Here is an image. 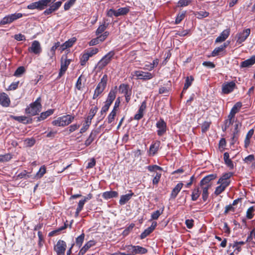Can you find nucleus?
Here are the masks:
<instances>
[{
    "label": "nucleus",
    "mask_w": 255,
    "mask_h": 255,
    "mask_svg": "<svg viewBox=\"0 0 255 255\" xmlns=\"http://www.w3.org/2000/svg\"><path fill=\"white\" fill-rule=\"evenodd\" d=\"M242 107V103L240 102H237L233 107L230 112L236 115L239 112Z\"/></svg>",
    "instance_id": "f704fd0d"
},
{
    "label": "nucleus",
    "mask_w": 255,
    "mask_h": 255,
    "mask_svg": "<svg viewBox=\"0 0 255 255\" xmlns=\"http://www.w3.org/2000/svg\"><path fill=\"white\" fill-rule=\"evenodd\" d=\"M152 176L154 177L152 180V183L153 184H157L161 178V173L156 172L155 175H153Z\"/></svg>",
    "instance_id": "5fc2aeb1"
},
{
    "label": "nucleus",
    "mask_w": 255,
    "mask_h": 255,
    "mask_svg": "<svg viewBox=\"0 0 255 255\" xmlns=\"http://www.w3.org/2000/svg\"><path fill=\"white\" fill-rule=\"evenodd\" d=\"M131 75L133 77H135L136 79L142 80H150L153 77V74L148 72H144L140 70L133 71L131 73Z\"/></svg>",
    "instance_id": "0eeeda50"
},
{
    "label": "nucleus",
    "mask_w": 255,
    "mask_h": 255,
    "mask_svg": "<svg viewBox=\"0 0 255 255\" xmlns=\"http://www.w3.org/2000/svg\"><path fill=\"white\" fill-rule=\"evenodd\" d=\"M133 194V193L130 191V193L126 195H122L119 201V204L121 205H125L131 198Z\"/></svg>",
    "instance_id": "393cba45"
},
{
    "label": "nucleus",
    "mask_w": 255,
    "mask_h": 255,
    "mask_svg": "<svg viewBox=\"0 0 255 255\" xmlns=\"http://www.w3.org/2000/svg\"><path fill=\"white\" fill-rule=\"evenodd\" d=\"M183 186L182 182L178 183L175 187L172 189L170 194V198L171 199H174L177 196L178 194L181 191Z\"/></svg>",
    "instance_id": "a211bd4d"
},
{
    "label": "nucleus",
    "mask_w": 255,
    "mask_h": 255,
    "mask_svg": "<svg viewBox=\"0 0 255 255\" xmlns=\"http://www.w3.org/2000/svg\"><path fill=\"white\" fill-rule=\"evenodd\" d=\"M200 192L199 187L194 189L191 195V199L192 201H196L200 196Z\"/></svg>",
    "instance_id": "72a5a7b5"
},
{
    "label": "nucleus",
    "mask_w": 255,
    "mask_h": 255,
    "mask_svg": "<svg viewBox=\"0 0 255 255\" xmlns=\"http://www.w3.org/2000/svg\"><path fill=\"white\" fill-rule=\"evenodd\" d=\"M71 62V59L67 58H65L63 60V57H62L61 62V67L58 74V77L59 78L61 77L65 73Z\"/></svg>",
    "instance_id": "2eb2a0df"
},
{
    "label": "nucleus",
    "mask_w": 255,
    "mask_h": 255,
    "mask_svg": "<svg viewBox=\"0 0 255 255\" xmlns=\"http://www.w3.org/2000/svg\"><path fill=\"white\" fill-rule=\"evenodd\" d=\"M209 12L206 11H200L197 12L196 15L199 19L206 17L209 15Z\"/></svg>",
    "instance_id": "603ef678"
},
{
    "label": "nucleus",
    "mask_w": 255,
    "mask_h": 255,
    "mask_svg": "<svg viewBox=\"0 0 255 255\" xmlns=\"http://www.w3.org/2000/svg\"><path fill=\"white\" fill-rule=\"evenodd\" d=\"M117 114V111L112 110L108 117V122L109 124L112 123Z\"/></svg>",
    "instance_id": "49530a36"
},
{
    "label": "nucleus",
    "mask_w": 255,
    "mask_h": 255,
    "mask_svg": "<svg viewBox=\"0 0 255 255\" xmlns=\"http://www.w3.org/2000/svg\"><path fill=\"white\" fill-rule=\"evenodd\" d=\"M25 72V69L23 66H20L17 68L14 73V76L20 77Z\"/></svg>",
    "instance_id": "a19ab883"
},
{
    "label": "nucleus",
    "mask_w": 255,
    "mask_h": 255,
    "mask_svg": "<svg viewBox=\"0 0 255 255\" xmlns=\"http://www.w3.org/2000/svg\"><path fill=\"white\" fill-rule=\"evenodd\" d=\"M193 80L194 78L192 76L186 77L182 92L187 90V89L192 85Z\"/></svg>",
    "instance_id": "473e14b6"
},
{
    "label": "nucleus",
    "mask_w": 255,
    "mask_h": 255,
    "mask_svg": "<svg viewBox=\"0 0 255 255\" xmlns=\"http://www.w3.org/2000/svg\"><path fill=\"white\" fill-rule=\"evenodd\" d=\"M224 160L225 164L230 169L234 168V164L232 160L230 158L229 154L228 152H225L224 154Z\"/></svg>",
    "instance_id": "cd10ccee"
},
{
    "label": "nucleus",
    "mask_w": 255,
    "mask_h": 255,
    "mask_svg": "<svg viewBox=\"0 0 255 255\" xmlns=\"http://www.w3.org/2000/svg\"><path fill=\"white\" fill-rule=\"evenodd\" d=\"M29 52L36 55H39L42 52V48L40 42L37 40L33 41L30 47L28 48Z\"/></svg>",
    "instance_id": "9b49d317"
},
{
    "label": "nucleus",
    "mask_w": 255,
    "mask_h": 255,
    "mask_svg": "<svg viewBox=\"0 0 255 255\" xmlns=\"http://www.w3.org/2000/svg\"><path fill=\"white\" fill-rule=\"evenodd\" d=\"M84 79V77L83 75H81L78 78L77 82L76 83V88L78 90H81L83 88V84H82V80Z\"/></svg>",
    "instance_id": "58836bf2"
},
{
    "label": "nucleus",
    "mask_w": 255,
    "mask_h": 255,
    "mask_svg": "<svg viewBox=\"0 0 255 255\" xmlns=\"http://www.w3.org/2000/svg\"><path fill=\"white\" fill-rule=\"evenodd\" d=\"M94 138H95V137L93 135V133L92 132L91 133V134H90L88 138L85 141V145L86 146L90 145L91 144V143L93 141V140H94Z\"/></svg>",
    "instance_id": "e2e57ef3"
},
{
    "label": "nucleus",
    "mask_w": 255,
    "mask_h": 255,
    "mask_svg": "<svg viewBox=\"0 0 255 255\" xmlns=\"http://www.w3.org/2000/svg\"><path fill=\"white\" fill-rule=\"evenodd\" d=\"M67 228V225L65 223L64 226H62L61 227L58 228V229H56L55 230H54L50 233H49V235L50 236H53L54 235H56L60 233L61 231Z\"/></svg>",
    "instance_id": "c03bdc74"
},
{
    "label": "nucleus",
    "mask_w": 255,
    "mask_h": 255,
    "mask_svg": "<svg viewBox=\"0 0 255 255\" xmlns=\"http://www.w3.org/2000/svg\"><path fill=\"white\" fill-rule=\"evenodd\" d=\"M40 101V98H38L34 102L31 103L29 107L25 109L26 114L29 116L37 115L40 111L41 108Z\"/></svg>",
    "instance_id": "7ed1b4c3"
},
{
    "label": "nucleus",
    "mask_w": 255,
    "mask_h": 255,
    "mask_svg": "<svg viewBox=\"0 0 255 255\" xmlns=\"http://www.w3.org/2000/svg\"><path fill=\"white\" fill-rule=\"evenodd\" d=\"M210 123L208 122H205L202 125V131L206 132L209 128Z\"/></svg>",
    "instance_id": "774afa93"
},
{
    "label": "nucleus",
    "mask_w": 255,
    "mask_h": 255,
    "mask_svg": "<svg viewBox=\"0 0 255 255\" xmlns=\"http://www.w3.org/2000/svg\"><path fill=\"white\" fill-rule=\"evenodd\" d=\"M191 2L192 0H179L178 2V6H186L188 5Z\"/></svg>",
    "instance_id": "3c124183"
},
{
    "label": "nucleus",
    "mask_w": 255,
    "mask_h": 255,
    "mask_svg": "<svg viewBox=\"0 0 255 255\" xmlns=\"http://www.w3.org/2000/svg\"><path fill=\"white\" fill-rule=\"evenodd\" d=\"M230 31L228 29L224 30L216 39V43H220L224 41L229 36Z\"/></svg>",
    "instance_id": "b1692460"
},
{
    "label": "nucleus",
    "mask_w": 255,
    "mask_h": 255,
    "mask_svg": "<svg viewBox=\"0 0 255 255\" xmlns=\"http://www.w3.org/2000/svg\"><path fill=\"white\" fill-rule=\"evenodd\" d=\"M255 64V55L252 56L250 58L241 63L240 66L242 68L250 67Z\"/></svg>",
    "instance_id": "4be33fe9"
},
{
    "label": "nucleus",
    "mask_w": 255,
    "mask_h": 255,
    "mask_svg": "<svg viewBox=\"0 0 255 255\" xmlns=\"http://www.w3.org/2000/svg\"><path fill=\"white\" fill-rule=\"evenodd\" d=\"M152 232V231L150 230V229H149V228H147L146 229H145L144 231V232H143L141 234V235L140 236V239H143L145 238L147 236H148Z\"/></svg>",
    "instance_id": "680f3d73"
},
{
    "label": "nucleus",
    "mask_w": 255,
    "mask_h": 255,
    "mask_svg": "<svg viewBox=\"0 0 255 255\" xmlns=\"http://www.w3.org/2000/svg\"><path fill=\"white\" fill-rule=\"evenodd\" d=\"M255 211V206H252L250 207L246 214V217L248 219H252L254 215V212Z\"/></svg>",
    "instance_id": "c9c22d12"
},
{
    "label": "nucleus",
    "mask_w": 255,
    "mask_h": 255,
    "mask_svg": "<svg viewBox=\"0 0 255 255\" xmlns=\"http://www.w3.org/2000/svg\"><path fill=\"white\" fill-rule=\"evenodd\" d=\"M131 252V253L135 254H144L147 252V249L139 246H129L128 247V251Z\"/></svg>",
    "instance_id": "4468645a"
},
{
    "label": "nucleus",
    "mask_w": 255,
    "mask_h": 255,
    "mask_svg": "<svg viewBox=\"0 0 255 255\" xmlns=\"http://www.w3.org/2000/svg\"><path fill=\"white\" fill-rule=\"evenodd\" d=\"M236 88L237 86L234 81L225 82L222 86V93L224 94H230Z\"/></svg>",
    "instance_id": "9d476101"
},
{
    "label": "nucleus",
    "mask_w": 255,
    "mask_h": 255,
    "mask_svg": "<svg viewBox=\"0 0 255 255\" xmlns=\"http://www.w3.org/2000/svg\"><path fill=\"white\" fill-rule=\"evenodd\" d=\"M156 127L158 128L157 130L158 135L162 136L166 132L167 129L166 124L162 119H160L157 122Z\"/></svg>",
    "instance_id": "f8f14e48"
},
{
    "label": "nucleus",
    "mask_w": 255,
    "mask_h": 255,
    "mask_svg": "<svg viewBox=\"0 0 255 255\" xmlns=\"http://www.w3.org/2000/svg\"><path fill=\"white\" fill-rule=\"evenodd\" d=\"M107 27V25L105 23L100 25L96 31V35H99L102 34L106 29Z\"/></svg>",
    "instance_id": "a18cd8bd"
},
{
    "label": "nucleus",
    "mask_w": 255,
    "mask_h": 255,
    "mask_svg": "<svg viewBox=\"0 0 255 255\" xmlns=\"http://www.w3.org/2000/svg\"><path fill=\"white\" fill-rule=\"evenodd\" d=\"M86 52L89 56L91 57L99 52V49L97 48H91L88 49Z\"/></svg>",
    "instance_id": "8fccbe9b"
},
{
    "label": "nucleus",
    "mask_w": 255,
    "mask_h": 255,
    "mask_svg": "<svg viewBox=\"0 0 255 255\" xmlns=\"http://www.w3.org/2000/svg\"><path fill=\"white\" fill-rule=\"evenodd\" d=\"M228 43H224L220 47L216 48L212 53V56L215 57L219 55L220 54V53L223 52L225 49V48L228 46Z\"/></svg>",
    "instance_id": "bb28decb"
},
{
    "label": "nucleus",
    "mask_w": 255,
    "mask_h": 255,
    "mask_svg": "<svg viewBox=\"0 0 255 255\" xmlns=\"http://www.w3.org/2000/svg\"><path fill=\"white\" fill-rule=\"evenodd\" d=\"M10 99L5 93H0V104L3 107H7L10 104Z\"/></svg>",
    "instance_id": "f3484780"
},
{
    "label": "nucleus",
    "mask_w": 255,
    "mask_h": 255,
    "mask_svg": "<svg viewBox=\"0 0 255 255\" xmlns=\"http://www.w3.org/2000/svg\"><path fill=\"white\" fill-rule=\"evenodd\" d=\"M56 0H40L38 1L32 2L27 5V7L29 9H37L42 10L50 4H52Z\"/></svg>",
    "instance_id": "f03ea898"
},
{
    "label": "nucleus",
    "mask_w": 255,
    "mask_h": 255,
    "mask_svg": "<svg viewBox=\"0 0 255 255\" xmlns=\"http://www.w3.org/2000/svg\"><path fill=\"white\" fill-rule=\"evenodd\" d=\"M147 169L150 172H156L157 170L161 171L162 170V168L161 167H160L157 165H153L148 166L147 167Z\"/></svg>",
    "instance_id": "09e8293b"
},
{
    "label": "nucleus",
    "mask_w": 255,
    "mask_h": 255,
    "mask_svg": "<svg viewBox=\"0 0 255 255\" xmlns=\"http://www.w3.org/2000/svg\"><path fill=\"white\" fill-rule=\"evenodd\" d=\"M85 234L82 233L80 236L76 238L75 245L78 248H80L82 245V244L85 239Z\"/></svg>",
    "instance_id": "2f4dec72"
},
{
    "label": "nucleus",
    "mask_w": 255,
    "mask_h": 255,
    "mask_svg": "<svg viewBox=\"0 0 255 255\" xmlns=\"http://www.w3.org/2000/svg\"><path fill=\"white\" fill-rule=\"evenodd\" d=\"M98 111L97 106H95L91 109L88 116L87 117L83 127L80 129V133L85 132L90 127L91 124V121L94 118Z\"/></svg>",
    "instance_id": "39448f33"
},
{
    "label": "nucleus",
    "mask_w": 255,
    "mask_h": 255,
    "mask_svg": "<svg viewBox=\"0 0 255 255\" xmlns=\"http://www.w3.org/2000/svg\"><path fill=\"white\" fill-rule=\"evenodd\" d=\"M53 4L51 5L50 4L49 6H50V7L51 8V9L54 12L59 9V8L61 6V5L62 4V2L61 1H57L55 3L53 2Z\"/></svg>",
    "instance_id": "6e6d98bb"
},
{
    "label": "nucleus",
    "mask_w": 255,
    "mask_h": 255,
    "mask_svg": "<svg viewBox=\"0 0 255 255\" xmlns=\"http://www.w3.org/2000/svg\"><path fill=\"white\" fill-rule=\"evenodd\" d=\"M14 119L18 122H21L24 124L28 123V120L25 116H17L14 117Z\"/></svg>",
    "instance_id": "13d9d810"
},
{
    "label": "nucleus",
    "mask_w": 255,
    "mask_h": 255,
    "mask_svg": "<svg viewBox=\"0 0 255 255\" xmlns=\"http://www.w3.org/2000/svg\"><path fill=\"white\" fill-rule=\"evenodd\" d=\"M159 63V60L158 59H154L152 63H149L150 68H144V69L148 70L149 71L152 70L155 67H156Z\"/></svg>",
    "instance_id": "bf43d9fd"
},
{
    "label": "nucleus",
    "mask_w": 255,
    "mask_h": 255,
    "mask_svg": "<svg viewBox=\"0 0 255 255\" xmlns=\"http://www.w3.org/2000/svg\"><path fill=\"white\" fill-rule=\"evenodd\" d=\"M246 242L243 241L235 242L233 246V248H235V251H237V253L241 251V246L245 244Z\"/></svg>",
    "instance_id": "79ce46f5"
},
{
    "label": "nucleus",
    "mask_w": 255,
    "mask_h": 255,
    "mask_svg": "<svg viewBox=\"0 0 255 255\" xmlns=\"http://www.w3.org/2000/svg\"><path fill=\"white\" fill-rule=\"evenodd\" d=\"M116 93L117 91L115 89L111 90L108 94V96L106 102L109 103L110 104H112L116 98Z\"/></svg>",
    "instance_id": "7c9ffc66"
},
{
    "label": "nucleus",
    "mask_w": 255,
    "mask_h": 255,
    "mask_svg": "<svg viewBox=\"0 0 255 255\" xmlns=\"http://www.w3.org/2000/svg\"><path fill=\"white\" fill-rule=\"evenodd\" d=\"M215 178V176L213 174H211L206 176L204 178H203L200 183V185H211L212 186V184L211 183V181L214 179Z\"/></svg>",
    "instance_id": "5701e85b"
},
{
    "label": "nucleus",
    "mask_w": 255,
    "mask_h": 255,
    "mask_svg": "<svg viewBox=\"0 0 255 255\" xmlns=\"http://www.w3.org/2000/svg\"><path fill=\"white\" fill-rule=\"evenodd\" d=\"M201 189L202 190V198L203 200L205 201L207 200L208 196V190L209 188L211 187V185L204 186V185H200Z\"/></svg>",
    "instance_id": "c85d7f7f"
},
{
    "label": "nucleus",
    "mask_w": 255,
    "mask_h": 255,
    "mask_svg": "<svg viewBox=\"0 0 255 255\" xmlns=\"http://www.w3.org/2000/svg\"><path fill=\"white\" fill-rule=\"evenodd\" d=\"M22 14L20 13H15L13 14H9L4 17L0 21V25H5L9 24L14 20L21 17Z\"/></svg>",
    "instance_id": "1a4fd4ad"
},
{
    "label": "nucleus",
    "mask_w": 255,
    "mask_h": 255,
    "mask_svg": "<svg viewBox=\"0 0 255 255\" xmlns=\"http://www.w3.org/2000/svg\"><path fill=\"white\" fill-rule=\"evenodd\" d=\"M76 41V38L75 37H73L69 39L60 46L59 50L61 51V52L63 51L67 48L72 47Z\"/></svg>",
    "instance_id": "6ab92c4d"
},
{
    "label": "nucleus",
    "mask_w": 255,
    "mask_h": 255,
    "mask_svg": "<svg viewBox=\"0 0 255 255\" xmlns=\"http://www.w3.org/2000/svg\"><path fill=\"white\" fill-rule=\"evenodd\" d=\"M76 0H69L64 5V8L65 10H67L75 3Z\"/></svg>",
    "instance_id": "4d7b16f0"
},
{
    "label": "nucleus",
    "mask_w": 255,
    "mask_h": 255,
    "mask_svg": "<svg viewBox=\"0 0 255 255\" xmlns=\"http://www.w3.org/2000/svg\"><path fill=\"white\" fill-rule=\"evenodd\" d=\"M160 145V142L156 140L152 143L150 146L149 149V154L150 155L153 156L156 154L159 149Z\"/></svg>",
    "instance_id": "aec40b11"
},
{
    "label": "nucleus",
    "mask_w": 255,
    "mask_h": 255,
    "mask_svg": "<svg viewBox=\"0 0 255 255\" xmlns=\"http://www.w3.org/2000/svg\"><path fill=\"white\" fill-rule=\"evenodd\" d=\"M251 29L250 28H247L238 33L237 35V40L236 43L238 44H241L249 37Z\"/></svg>",
    "instance_id": "ddd939ff"
},
{
    "label": "nucleus",
    "mask_w": 255,
    "mask_h": 255,
    "mask_svg": "<svg viewBox=\"0 0 255 255\" xmlns=\"http://www.w3.org/2000/svg\"><path fill=\"white\" fill-rule=\"evenodd\" d=\"M46 173V168L44 166H41L38 172L36 174V176L38 178L42 177L44 174Z\"/></svg>",
    "instance_id": "052dcab7"
},
{
    "label": "nucleus",
    "mask_w": 255,
    "mask_h": 255,
    "mask_svg": "<svg viewBox=\"0 0 255 255\" xmlns=\"http://www.w3.org/2000/svg\"><path fill=\"white\" fill-rule=\"evenodd\" d=\"M107 81L108 76L107 75L105 74L103 75L101 81L98 83L95 90L93 96V99H97L101 94H102L106 87Z\"/></svg>",
    "instance_id": "20e7f679"
},
{
    "label": "nucleus",
    "mask_w": 255,
    "mask_h": 255,
    "mask_svg": "<svg viewBox=\"0 0 255 255\" xmlns=\"http://www.w3.org/2000/svg\"><path fill=\"white\" fill-rule=\"evenodd\" d=\"M163 210H156L151 214V218L152 220H157L159 217L162 214Z\"/></svg>",
    "instance_id": "864d4df0"
},
{
    "label": "nucleus",
    "mask_w": 255,
    "mask_h": 255,
    "mask_svg": "<svg viewBox=\"0 0 255 255\" xmlns=\"http://www.w3.org/2000/svg\"><path fill=\"white\" fill-rule=\"evenodd\" d=\"M11 158L10 154H5L0 155V162H4L9 161Z\"/></svg>",
    "instance_id": "37998d69"
},
{
    "label": "nucleus",
    "mask_w": 255,
    "mask_h": 255,
    "mask_svg": "<svg viewBox=\"0 0 255 255\" xmlns=\"http://www.w3.org/2000/svg\"><path fill=\"white\" fill-rule=\"evenodd\" d=\"M67 248L66 242L63 240H59L54 246V251L57 255H65Z\"/></svg>",
    "instance_id": "6e6552de"
},
{
    "label": "nucleus",
    "mask_w": 255,
    "mask_h": 255,
    "mask_svg": "<svg viewBox=\"0 0 255 255\" xmlns=\"http://www.w3.org/2000/svg\"><path fill=\"white\" fill-rule=\"evenodd\" d=\"M48 56L49 57V60L50 62H53L56 59L55 52L50 50L47 53Z\"/></svg>",
    "instance_id": "338daca9"
},
{
    "label": "nucleus",
    "mask_w": 255,
    "mask_h": 255,
    "mask_svg": "<svg viewBox=\"0 0 255 255\" xmlns=\"http://www.w3.org/2000/svg\"><path fill=\"white\" fill-rule=\"evenodd\" d=\"M225 187L222 186V185H220V186L216 187V190L215 191V194L216 195H219L221 193H222L226 189Z\"/></svg>",
    "instance_id": "69168bd1"
},
{
    "label": "nucleus",
    "mask_w": 255,
    "mask_h": 255,
    "mask_svg": "<svg viewBox=\"0 0 255 255\" xmlns=\"http://www.w3.org/2000/svg\"><path fill=\"white\" fill-rule=\"evenodd\" d=\"M116 17L126 15L129 11V7H121L116 10H111Z\"/></svg>",
    "instance_id": "412c9836"
},
{
    "label": "nucleus",
    "mask_w": 255,
    "mask_h": 255,
    "mask_svg": "<svg viewBox=\"0 0 255 255\" xmlns=\"http://www.w3.org/2000/svg\"><path fill=\"white\" fill-rule=\"evenodd\" d=\"M233 173L232 172H228L224 174L220 178V182H222L223 180L229 179L232 176Z\"/></svg>",
    "instance_id": "0e129e2a"
},
{
    "label": "nucleus",
    "mask_w": 255,
    "mask_h": 255,
    "mask_svg": "<svg viewBox=\"0 0 255 255\" xmlns=\"http://www.w3.org/2000/svg\"><path fill=\"white\" fill-rule=\"evenodd\" d=\"M119 90L121 93L124 94V95L130 91L129 90L128 86L124 84H121L120 86Z\"/></svg>",
    "instance_id": "ea45409f"
},
{
    "label": "nucleus",
    "mask_w": 255,
    "mask_h": 255,
    "mask_svg": "<svg viewBox=\"0 0 255 255\" xmlns=\"http://www.w3.org/2000/svg\"><path fill=\"white\" fill-rule=\"evenodd\" d=\"M235 115L232 112H230L228 118V120L226 122V127H229L230 125H232L234 123V118Z\"/></svg>",
    "instance_id": "4c0bfd02"
},
{
    "label": "nucleus",
    "mask_w": 255,
    "mask_h": 255,
    "mask_svg": "<svg viewBox=\"0 0 255 255\" xmlns=\"http://www.w3.org/2000/svg\"><path fill=\"white\" fill-rule=\"evenodd\" d=\"M74 116L67 115L58 118L52 122V124L57 127H65L71 124L74 120Z\"/></svg>",
    "instance_id": "f257e3e1"
},
{
    "label": "nucleus",
    "mask_w": 255,
    "mask_h": 255,
    "mask_svg": "<svg viewBox=\"0 0 255 255\" xmlns=\"http://www.w3.org/2000/svg\"><path fill=\"white\" fill-rule=\"evenodd\" d=\"M54 112V109H49L46 112H42L41 113L40 117L38 118V121H41L46 119L48 117L52 115Z\"/></svg>",
    "instance_id": "c756f323"
},
{
    "label": "nucleus",
    "mask_w": 255,
    "mask_h": 255,
    "mask_svg": "<svg viewBox=\"0 0 255 255\" xmlns=\"http://www.w3.org/2000/svg\"><path fill=\"white\" fill-rule=\"evenodd\" d=\"M96 245V242L94 240L88 241L80 250L78 255H84L86 252L92 247Z\"/></svg>",
    "instance_id": "dca6fc26"
},
{
    "label": "nucleus",
    "mask_w": 255,
    "mask_h": 255,
    "mask_svg": "<svg viewBox=\"0 0 255 255\" xmlns=\"http://www.w3.org/2000/svg\"><path fill=\"white\" fill-rule=\"evenodd\" d=\"M89 55L85 52L80 57V64L82 66L85 65L86 62L90 58Z\"/></svg>",
    "instance_id": "e433bc0d"
},
{
    "label": "nucleus",
    "mask_w": 255,
    "mask_h": 255,
    "mask_svg": "<svg viewBox=\"0 0 255 255\" xmlns=\"http://www.w3.org/2000/svg\"><path fill=\"white\" fill-rule=\"evenodd\" d=\"M118 193L115 191H110L104 192L102 194V197L106 200L115 198L118 196Z\"/></svg>",
    "instance_id": "a878e982"
},
{
    "label": "nucleus",
    "mask_w": 255,
    "mask_h": 255,
    "mask_svg": "<svg viewBox=\"0 0 255 255\" xmlns=\"http://www.w3.org/2000/svg\"><path fill=\"white\" fill-rule=\"evenodd\" d=\"M186 11H183L181 13H179L175 19V23L179 24L181 22V21L184 18L185 16Z\"/></svg>",
    "instance_id": "de8ad7c7"
},
{
    "label": "nucleus",
    "mask_w": 255,
    "mask_h": 255,
    "mask_svg": "<svg viewBox=\"0 0 255 255\" xmlns=\"http://www.w3.org/2000/svg\"><path fill=\"white\" fill-rule=\"evenodd\" d=\"M115 54L114 51H111L103 57L97 64L98 69L102 70L108 65L113 59Z\"/></svg>",
    "instance_id": "423d86ee"
}]
</instances>
